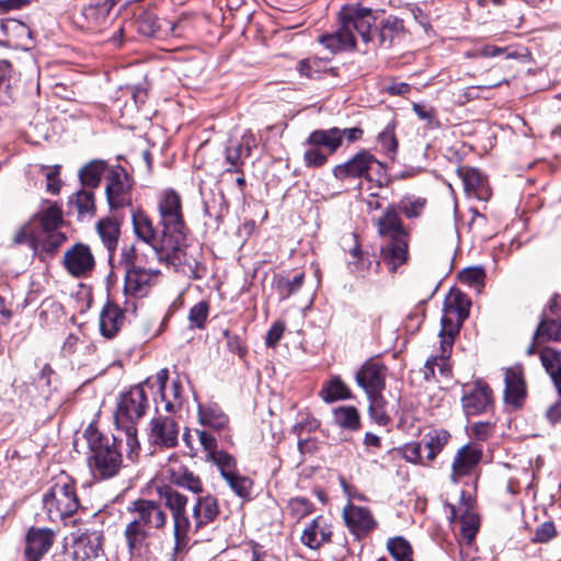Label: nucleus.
Wrapping results in <instances>:
<instances>
[{
  "label": "nucleus",
  "mask_w": 561,
  "mask_h": 561,
  "mask_svg": "<svg viewBox=\"0 0 561 561\" xmlns=\"http://www.w3.org/2000/svg\"><path fill=\"white\" fill-rule=\"evenodd\" d=\"M114 4V0H91L81 11L80 26L90 32L102 31L108 24Z\"/></svg>",
  "instance_id": "a211bd4d"
},
{
  "label": "nucleus",
  "mask_w": 561,
  "mask_h": 561,
  "mask_svg": "<svg viewBox=\"0 0 561 561\" xmlns=\"http://www.w3.org/2000/svg\"><path fill=\"white\" fill-rule=\"evenodd\" d=\"M288 510L293 518L300 520L312 512L313 505L306 497H295L288 502Z\"/></svg>",
  "instance_id": "6e6d98bb"
},
{
  "label": "nucleus",
  "mask_w": 561,
  "mask_h": 561,
  "mask_svg": "<svg viewBox=\"0 0 561 561\" xmlns=\"http://www.w3.org/2000/svg\"><path fill=\"white\" fill-rule=\"evenodd\" d=\"M483 449L477 443H468L460 447L451 463L450 481L459 483L465 477L473 474L482 460Z\"/></svg>",
  "instance_id": "2eb2a0df"
},
{
  "label": "nucleus",
  "mask_w": 561,
  "mask_h": 561,
  "mask_svg": "<svg viewBox=\"0 0 561 561\" xmlns=\"http://www.w3.org/2000/svg\"><path fill=\"white\" fill-rule=\"evenodd\" d=\"M197 416L202 425L209 426L216 431L226 428L229 423V417L217 403L198 404Z\"/></svg>",
  "instance_id": "f704fd0d"
},
{
  "label": "nucleus",
  "mask_w": 561,
  "mask_h": 561,
  "mask_svg": "<svg viewBox=\"0 0 561 561\" xmlns=\"http://www.w3.org/2000/svg\"><path fill=\"white\" fill-rule=\"evenodd\" d=\"M340 22L341 26L335 33L319 37V42L333 54L354 48L356 45L355 32L364 43H369L376 16L369 8L348 4L341 9Z\"/></svg>",
  "instance_id": "7ed1b4c3"
},
{
  "label": "nucleus",
  "mask_w": 561,
  "mask_h": 561,
  "mask_svg": "<svg viewBox=\"0 0 561 561\" xmlns=\"http://www.w3.org/2000/svg\"><path fill=\"white\" fill-rule=\"evenodd\" d=\"M121 264L125 270L124 304L126 310L135 312L137 307L133 299L142 298L149 294L157 283L160 271L145 267L142 257L136 252L134 245L123 250Z\"/></svg>",
  "instance_id": "423d86ee"
},
{
  "label": "nucleus",
  "mask_w": 561,
  "mask_h": 561,
  "mask_svg": "<svg viewBox=\"0 0 561 561\" xmlns=\"http://www.w3.org/2000/svg\"><path fill=\"white\" fill-rule=\"evenodd\" d=\"M306 145L323 148L331 156L337 151L341 145V133L339 127L329 129H316L306 139Z\"/></svg>",
  "instance_id": "7c9ffc66"
},
{
  "label": "nucleus",
  "mask_w": 561,
  "mask_h": 561,
  "mask_svg": "<svg viewBox=\"0 0 561 561\" xmlns=\"http://www.w3.org/2000/svg\"><path fill=\"white\" fill-rule=\"evenodd\" d=\"M133 180L127 171L116 165L106 174L105 194L111 209H118L131 205Z\"/></svg>",
  "instance_id": "f8f14e48"
},
{
  "label": "nucleus",
  "mask_w": 561,
  "mask_h": 561,
  "mask_svg": "<svg viewBox=\"0 0 561 561\" xmlns=\"http://www.w3.org/2000/svg\"><path fill=\"white\" fill-rule=\"evenodd\" d=\"M334 178L339 181L347 179H366L376 181L378 187L385 185V165L368 150H360L347 161L337 164L332 171Z\"/></svg>",
  "instance_id": "1a4fd4ad"
},
{
  "label": "nucleus",
  "mask_w": 561,
  "mask_h": 561,
  "mask_svg": "<svg viewBox=\"0 0 561 561\" xmlns=\"http://www.w3.org/2000/svg\"><path fill=\"white\" fill-rule=\"evenodd\" d=\"M378 234L388 240L381 248V254L390 272L408 261L410 234L403 226L394 204L386 207L383 214L376 220Z\"/></svg>",
  "instance_id": "39448f33"
},
{
  "label": "nucleus",
  "mask_w": 561,
  "mask_h": 561,
  "mask_svg": "<svg viewBox=\"0 0 561 561\" xmlns=\"http://www.w3.org/2000/svg\"><path fill=\"white\" fill-rule=\"evenodd\" d=\"M117 427L118 430L122 431V434L125 437L126 445L128 447L127 456L129 459H133L134 456L138 455V451L140 449L139 440L137 437V428L133 424Z\"/></svg>",
  "instance_id": "13d9d810"
},
{
  "label": "nucleus",
  "mask_w": 561,
  "mask_h": 561,
  "mask_svg": "<svg viewBox=\"0 0 561 561\" xmlns=\"http://www.w3.org/2000/svg\"><path fill=\"white\" fill-rule=\"evenodd\" d=\"M222 479L237 496L241 499H250L253 481L249 477L240 474L238 470H236Z\"/></svg>",
  "instance_id": "a18cd8bd"
},
{
  "label": "nucleus",
  "mask_w": 561,
  "mask_h": 561,
  "mask_svg": "<svg viewBox=\"0 0 561 561\" xmlns=\"http://www.w3.org/2000/svg\"><path fill=\"white\" fill-rule=\"evenodd\" d=\"M106 161L92 160L82 167L79 171V179L82 185L95 188L100 185L102 176L106 170Z\"/></svg>",
  "instance_id": "79ce46f5"
},
{
  "label": "nucleus",
  "mask_w": 561,
  "mask_h": 561,
  "mask_svg": "<svg viewBox=\"0 0 561 561\" xmlns=\"http://www.w3.org/2000/svg\"><path fill=\"white\" fill-rule=\"evenodd\" d=\"M449 438L450 434L446 430L434 428L424 434L420 443H422V449L426 450L425 460L427 465L442 453Z\"/></svg>",
  "instance_id": "473e14b6"
},
{
  "label": "nucleus",
  "mask_w": 561,
  "mask_h": 561,
  "mask_svg": "<svg viewBox=\"0 0 561 561\" xmlns=\"http://www.w3.org/2000/svg\"><path fill=\"white\" fill-rule=\"evenodd\" d=\"M285 332V323L283 321H275L265 336V344L267 347H275Z\"/></svg>",
  "instance_id": "0e129e2a"
},
{
  "label": "nucleus",
  "mask_w": 561,
  "mask_h": 561,
  "mask_svg": "<svg viewBox=\"0 0 561 561\" xmlns=\"http://www.w3.org/2000/svg\"><path fill=\"white\" fill-rule=\"evenodd\" d=\"M320 397L324 402L331 403L337 400L350 399L352 392L339 376H333L322 386Z\"/></svg>",
  "instance_id": "a19ab883"
},
{
  "label": "nucleus",
  "mask_w": 561,
  "mask_h": 561,
  "mask_svg": "<svg viewBox=\"0 0 561 561\" xmlns=\"http://www.w3.org/2000/svg\"><path fill=\"white\" fill-rule=\"evenodd\" d=\"M328 59L309 57L299 61L298 71L309 79H319L325 72Z\"/></svg>",
  "instance_id": "de8ad7c7"
},
{
  "label": "nucleus",
  "mask_w": 561,
  "mask_h": 561,
  "mask_svg": "<svg viewBox=\"0 0 561 561\" xmlns=\"http://www.w3.org/2000/svg\"><path fill=\"white\" fill-rule=\"evenodd\" d=\"M32 220L37 224L41 232L58 230L64 224L62 211L57 205L48 206L35 215Z\"/></svg>",
  "instance_id": "58836bf2"
},
{
  "label": "nucleus",
  "mask_w": 561,
  "mask_h": 561,
  "mask_svg": "<svg viewBox=\"0 0 561 561\" xmlns=\"http://www.w3.org/2000/svg\"><path fill=\"white\" fill-rule=\"evenodd\" d=\"M329 154L317 146H309L304 153V163L307 168H321L328 162Z\"/></svg>",
  "instance_id": "4d7b16f0"
},
{
  "label": "nucleus",
  "mask_w": 561,
  "mask_h": 561,
  "mask_svg": "<svg viewBox=\"0 0 561 561\" xmlns=\"http://www.w3.org/2000/svg\"><path fill=\"white\" fill-rule=\"evenodd\" d=\"M209 312V306L206 301H199L194 305L188 312L191 329H203L205 327Z\"/></svg>",
  "instance_id": "603ef678"
},
{
  "label": "nucleus",
  "mask_w": 561,
  "mask_h": 561,
  "mask_svg": "<svg viewBox=\"0 0 561 561\" xmlns=\"http://www.w3.org/2000/svg\"><path fill=\"white\" fill-rule=\"evenodd\" d=\"M381 147L388 152H396L398 142L394 136L393 128L387 126L378 136Z\"/></svg>",
  "instance_id": "774afa93"
},
{
  "label": "nucleus",
  "mask_w": 561,
  "mask_h": 561,
  "mask_svg": "<svg viewBox=\"0 0 561 561\" xmlns=\"http://www.w3.org/2000/svg\"><path fill=\"white\" fill-rule=\"evenodd\" d=\"M168 472L171 484L178 488L185 489L195 495H198L204 492V484L202 479L193 471H191L188 468H170Z\"/></svg>",
  "instance_id": "2f4dec72"
},
{
  "label": "nucleus",
  "mask_w": 561,
  "mask_h": 561,
  "mask_svg": "<svg viewBox=\"0 0 561 561\" xmlns=\"http://www.w3.org/2000/svg\"><path fill=\"white\" fill-rule=\"evenodd\" d=\"M470 306L471 301L467 295L459 289H453L445 299L444 316L442 318L447 317L450 319L453 324L457 325L458 332L461 322L469 316Z\"/></svg>",
  "instance_id": "bb28decb"
},
{
  "label": "nucleus",
  "mask_w": 561,
  "mask_h": 561,
  "mask_svg": "<svg viewBox=\"0 0 561 561\" xmlns=\"http://www.w3.org/2000/svg\"><path fill=\"white\" fill-rule=\"evenodd\" d=\"M158 227L141 208L131 210L133 231L137 240L148 244L160 262L184 263L190 229L185 222L182 198L173 188L160 193L157 202Z\"/></svg>",
  "instance_id": "f257e3e1"
},
{
  "label": "nucleus",
  "mask_w": 561,
  "mask_h": 561,
  "mask_svg": "<svg viewBox=\"0 0 561 561\" xmlns=\"http://www.w3.org/2000/svg\"><path fill=\"white\" fill-rule=\"evenodd\" d=\"M160 409L157 403V413ZM179 424L172 416L157 414L149 423L148 440L160 448H173L179 443Z\"/></svg>",
  "instance_id": "ddd939ff"
},
{
  "label": "nucleus",
  "mask_w": 561,
  "mask_h": 561,
  "mask_svg": "<svg viewBox=\"0 0 561 561\" xmlns=\"http://www.w3.org/2000/svg\"><path fill=\"white\" fill-rule=\"evenodd\" d=\"M55 541V533L49 528L31 527L25 538L26 561H39L48 552Z\"/></svg>",
  "instance_id": "5701e85b"
},
{
  "label": "nucleus",
  "mask_w": 561,
  "mask_h": 561,
  "mask_svg": "<svg viewBox=\"0 0 561 561\" xmlns=\"http://www.w3.org/2000/svg\"><path fill=\"white\" fill-rule=\"evenodd\" d=\"M136 24L138 32L145 36H151L160 28L157 18L150 12L140 13L137 16Z\"/></svg>",
  "instance_id": "bf43d9fd"
},
{
  "label": "nucleus",
  "mask_w": 561,
  "mask_h": 561,
  "mask_svg": "<svg viewBox=\"0 0 561 561\" xmlns=\"http://www.w3.org/2000/svg\"><path fill=\"white\" fill-rule=\"evenodd\" d=\"M505 389L504 400L506 404L520 408L526 398V382L524 378L523 367L515 365L505 370Z\"/></svg>",
  "instance_id": "b1692460"
},
{
  "label": "nucleus",
  "mask_w": 561,
  "mask_h": 561,
  "mask_svg": "<svg viewBox=\"0 0 561 561\" xmlns=\"http://www.w3.org/2000/svg\"><path fill=\"white\" fill-rule=\"evenodd\" d=\"M195 432L206 455L215 454L219 450L217 448V439L211 433L204 430H196Z\"/></svg>",
  "instance_id": "338daca9"
},
{
  "label": "nucleus",
  "mask_w": 561,
  "mask_h": 561,
  "mask_svg": "<svg viewBox=\"0 0 561 561\" xmlns=\"http://www.w3.org/2000/svg\"><path fill=\"white\" fill-rule=\"evenodd\" d=\"M333 421L342 430L355 432L360 428V416L353 405H341L333 410Z\"/></svg>",
  "instance_id": "ea45409f"
},
{
  "label": "nucleus",
  "mask_w": 561,
  "mask_h": 561,
  "mask_svg": "<svg viewBox=\"0 0 561 561\" xmlns=\"http://www.w3.org/2000/svg\"><path fill=\"white\" fill-rule=\"evenodd\" d=\"M457 174L468 196L480 201H488L491 197L488 180L478 169L462 165L457 169Z\"/></svg>",
  "instance_id": "393cba45"
},
{
  "label": "nucleus",
  "mask_w": 561,
  "mask_h": 561,
  "mask_svg": "<svg viewBox=\"0 0 561 561\" xmlns=\"http://www.w3.org/2000/svg\"><path fill=\"white\" fill-rule=\"evenodd\" d=\"M422 443L420 442H410L404 444L399 451L402 457L414 465H427L425 457L422 456Z\"/></svg>",
  "instance_id": "864d4df0"
},
{
  "label": "nucleus",
  "mask_w": 561,
  "mask_h": 561,
  "mask_svg": "<svg viewBox=\"0 0 561 561\" xmlns=\"http://www.w3.org/2000/svg\"><path fill=\"white\" fill-rule=\"evenodd\" d=\"M305 274L298 273L291 279L286 277H279L276 280V290L280 299H287L295 293H297L304 285Z\"/></svg>",
  "instance_id": "3c124183"
},
{
  "label": "nucleus",
  "mask_w": 561,
  "mask_h": 561,
  "mask_svg": "<svg viewBox=\"0 0 561 561\" xmlns=\"http://www.w3.org/2000/svg\"><path fill=\"white\" fill-rule=\"evenodd\" d=\"M471 437L478 442H485L493 436L494 425L490 422H476L470 427Z\"/></svg>",
  "instance_id": "e2e57ef3"
},
{
  "label": "nucleus",
  "mask_w": 561,
  "mask_h": 561,
  "mask_svg": "<svg viewBox=\"0 0 561 561\" xmlns=\"http://www.w3.org/2000/svg\"><path fill=\"white\" fill-rule=\"evenodd\" d=\"M387 548L396 561H413L412 547L403 537L390 538Z\"/></svg>",
  "instance_id": "8fccbe9b"
},
{
  "label": "nucleus",
  "mask_w": 561,
  "mask_h": 561,
  "mask_svg": "<svg viewBox=\"0 0 561 561\" xmlns=\"http://www.w3.org/2000/svg\"><path fill=\"white\" fill-rule=\"evenodd\" d=\"M90 456L88 463L92 474L100 479H110L116 476L122 467L121 453L122 437L105 435L90 425L85 432Z\"/></svg>",
  "instance_id": "20e7f679"
},
{
  "label": "nucleus",
  "mask_w": 561,
  "mask_h": 561,
  "mask_svg": "<svg viewBox=\"0 0 561 561\" xmlns=\"http://www.w3.org/2000/svg\"><path fill=\"white\" fill-rule=\"evenodd\" d=\"M427 205V199L422 196L416 195H405L403 196L396 208L398 213H402L405 218L414 219L422 216Z\"/></svg>",
  "instance_id": "c03bdc74"
},
{
  "label": "nucleus",
  "mask_w": 561,
  "mask_h": 561,
  "mask_svg": "<svg viewBox=\"0 0 561 561\" xmlns=\"http://www.w3.org/2000/svg\"><path fill=\"white\" fill-rule=\"evenodd\" d=\"M442 329L439 332L440 336V348L442 354L437 356L436 366L439 369V373L443 376H448L450 374V367L448 364V357L451 353V347L454 344V336L457 333V325L453 324V321L447 317L440 319Z\"/></svg>",
  "instance_id": "c85d7f7f"
},
{
  "label": "nucleus",
  "mask_w": 561,
  "mask_h": 561,
  "mask_svg": "<svg viewBox=\"0 0 561 561\" xmlns=\"http://www.w3.org/2000/svg\"><path fill=\"white\" fill-rule=\"evenodd\" d=\"M148 405V398L142 385L131 387L119 398L115 411L116 425H135L145 415Z\"/></svg>",
  "instance_id": "9b49d317"
},
{
  "label": "nucleus",
  "mask_w": 561,
  "mask_h": 561,
  "mask_svg": "<svg viewBox=\"0 0 561 561\" xmlns=\"http://www.w3.org/2000/svg\"><path fill=\"white\" fill-rule=\"evenodd\" d=\"M461 404L467 416L482 414L493 404L492 389L486 383L478 381L463 393Z\"/></svg>",
  "instance_id": "6ab92c4d"
},
{
  "label": "nucleus",
  "mask_w": 561,
  "mask_h": 561,
  "mask_svg": "<svg viewBox=\"0 0 561 561\" xmlns=\"http://www.w3.org/2000/svg\"><path fill=\"white\" fill-rule=\"evenodd\" d=\"M479 528V523L473 516L463 517L460 520V535L467 545H471Z\"/></svg>",
  "instance_id": "680f3d73"
},
{
  "label": "nucleus",
  "mask_w": 561,
  "mask_h": 561,
  "mask_svg": "<svg viewBox=\"0 0 561 561\" xmlns=\"http://www.w3.org/2000/svg\"><path fill=\"white\" fill-rule=\"evenodd\" d=\"M220 514L218 499L209 492L196 495L192 506V531L197 533L214 523Z\"/></svg>",
  "instance_id": "f3484780"
},
{
  "label": "nucleus",
  "mask_w": 561,
  "mask_h": 561,
  "mask_svg": "<svg viewBox=\"0 0 561 561\" xmlns=\"http://www.w3.org/2000/svg\"><path fill=\"white\" fill-rule=\"evenodd\" d=\"M255 145V138L250 131L239 139L230 138L225 149V159L230 164L227 172L242 173L243 159L251 156Z\"/></svg>",
  "instance_id": "aec40b11"
},
{
  "label": "nucleus",
  "mask_w": 561,
  "mask_h": 561,
  "mask_svg": "<svg viewBox=\"0 0 561 561\" xmlns=\"http://www.w3.org/2000/svg\"><path fill=\"white\" fill-rule=\"evenodd\" d=\"M347 267L355 276L366 277L378 273L380 262L374 252L364 251L356 243L348 252Z\"/></svg>",
  "instance_id": "a878e982"
},
{
  "label": "nucleus",
  "mask_w": 561,
  "mask_h": 561,
  "mask_svg": "<svg viewBox=\"0 0 561 561\" xmlns=\"http://www.w3.org/2000/svg\"><path fill=\"white\" fill-rule=\"evenodd\" d=\"M557 529L554 523L551 520L543 522L540 524L531 538L534 543H547L557 536Z\"/></svg>",
  "instance_id": "052dcab7"
},
{
  "label": "nucleus",
  "mask_w": 561,
  "mask_h": 561,
  "mask_svg": "<svg viewBox=\"0 0 561 561\" xmlns=\"http://www.w3.org/2000/svg\"><path fill=\"white\" fill-rule=\"evenodd\" d=\"M162 507L169 510L173 520L174 551L179 552L188 545L192 523L187 514L188 499L172 485L157 489Z\"/></svg>",
  "instance_id": "6e6552de"
},
{
  "label": "nucleus",
  "mask_w": 561,
  "mask_h": 561,
  "mask_svg": "<svg viewBox=\"0 0 561 561\" xmlns=\"http://www.w3.org/2000/svg\"><path fill=\"white\" fill-rule=\"evenodd\" d=\"M205 460L216 466L222 478L238 470L237 459L231 454L222 449H219L215 454L205 455Z\"/></svg>",
  "instance_id": "49530a36"
},
{
  "label": "nucleus",
  "mask_w": 561,
  "mask_h": 561,
  "mask_svg": "<svg viewBox=\"0 0 561 561\" xmlns=\"http://www.w3.org/2000/svg\"><path fill=\"white\" fill-rule=\"evenodd\" d=\"M126 308L123 310L115 302L107 301L100 314V331L107 339L114 337L125 321Z\"/></svg>",
  "instance_id": "cd10ccee"
},
{
  "label": "nucleus",
  "mask_w": 561,
  "mask_h": 561,
  "mask_svg": "<svg viewBox=\"0 0 561 561\" xmlns=\"http://www.w3.org/2000/svg\"><path fill=\"white\" fill-rule=\"evenodd\" d=\"M224 335L230 352L236 353L239 357H243L247 354V347L239 335L231 333L229 330H225Z\"/></svg>",
  "instance_id": "69168bd1"
},
{
  "label": "nucleus",
  "mask_w": 561,
  "mask_h": 561,
  "mask_svg": "<svg viewBox=\"0 0 561 561\" xmlns=\"http://www.w3.org/2000/svg\"><path fill=\"white\" fill-rule=\"evenodd\" d=\"M67 237L58 230L41 232L39 253H46L53 256L58 249L66 242Z\"/></svg>",
  "instance_id": "09e8293b"
},
{
  "label": "nucleus",
  "mask_w": 561,
  "mask_h": 561,
  "mask_svg": "<svg viewBox=\"0 0 561 561\" xmlns=\"http://www.w3.org/2000/svg\"><path fill=\"white\" fill-rule=\"evenodd\" d=\"M13 243L26 245L34 254L39 253L41 231L34 220L23 224L14 233Z\"/></svg>",
  "instance_id": "c9c22d12"
},
{
  "label": "nucleus",
  "mask_w": 561,
  "mask_h": 561,
  "mask_svg": "<svg viewBox=\"0 0 561 561\" xmlns=\"http://www.w3.org/2000/svg\"><path fill=\"white\" fill-rule=\"evenodd\" d=\"M343 518L350 531L357 538L366 536L377 527L369 508L348 504L343 510Z\"/></svg>",
  "instance_id": "412c9836"
},
{
  "label": "nucleus",
  "mask_w": 561,
  "mask_h": 561,
  "mask_svg": "<svg viewBox=\"0 0 561 561\" xmlns=\"http://www.w3.org/2000/svg\"><path fill=\"white\" fill-rule=\"evenodd\" d=\"M534 340L561 342V319L550 318L545 313L534 332Z\"/></svg>",
  "instance_id": "e433bc0d"
},
{
  "label": "nucleus",
  "mask_w": 561,
  "mask_h": 561,
  "mask_svg": "<svg viewBox=\"0 0 561 561\" xmlns=\"http://www.w3.org/2000/svg\"><path fill=\"white\" fill-rule=\"evenodd\" d=\"M127 512L131 515L124 529L128 561H158L162 541L150 530L163 531L168 525V514L162 504L138 499L128 504Z\"/></svg>",
  "instance_id": "f03ea898"
},
{
  "label": "nucleus",
  "mask_w": 561,
  "mask_h": 561,
  "mask_svg": "<svg viewBox=\"0 0 561 561\" xmlns=\"http://www.w3.org/2000/svg\"><path fill=\"white\" fill-rule=\"evenodd\" d=\"M332 531L327 520L318 516L305 528L301 535V542L311 548L318 549L322 543L330 541Z\"/></svg>",
  "instance_id": "c756f323"
},
{
  "label": "nucleus",
  "mask_w": 561,
  "mask_h": 561,
  "mask_svg": "<svg viewBox=\"0 0 561 561\" xmlns=\"http://www.w3.org/2000/svg\"><path fill=\"white\" fill-rule=\"evenodd\" d=\"M540 360L551 378L558 396H561V351L553 347H545L540 352Z\"/></svg>",
  "instance_id": "72a5a7b5"
},
{
  "label": "nucleus",
  "mask_w": 561,
  "mask_h": 561,
  "mask_svg": "<svg viewBox=\"0 0 561 561\" xmlns=\"http://www.w3.org/2000/svg\"><path fill=\"white\" fill-rule=\"evenodd\" d=\"M485 273L481 267H468L459 273V280L476 289L484 284Z\"/></svg>",
  "instance_id": "5fc2aeb1"
},
{
  "label": "nucleus",
  "mask_w": 561,
  "mask_h": 561,
  "mask_svg": "<svg viewBox=\"0 0 561 561\" xmlns=\"http://www.w3.org/2000/svg\"><path fill=\"white\" fill-rule=\"evenodd\" d=\"M387 367L377 358L367 359L355 375L356 383L366 392L371 416L381 421L377 410L382 400L381 392L386 387Z\"/></svg>",
  "instance_id": "9d476101"
},
{
  "label": "nucleus",
  "mask_w": 561,
  "mask_h": 561,
  "mask_svg": "<svg viewBox=\"0 0 561 561\" xmlns=\"http://www.w3.org/2000/svg\"><path fill=\"white\" fill-rule=\"evenodd\" d=\"M103 535L99 530H85L79 534L72 542V560L90 561L102 552Z\"/></svg>",
  "instance_id": "4be33fe9"
},
{
  "label": "nucleus",
  "mask_w": 561,
  "mask_h": 561,
  "mask_svg": "<svg viewBox=\"0 0 561 561\" xmlns=\"http://www.w3.org/2000/svg\"><path fill=\"white\" fill-rule=\"evenodd\" d=\"M102 243L110 253H113L118 244L121 234L119 222L113 218H103L96 225Z\"/></svg>",
  "instance_id": "4c0bfd02"
},
{
  "label": "nucleus",
  "mask_w": 561,
  "mask_h": 561,
  "mask_svg": "<svg viewBox=\"0 0 561 561\" xmlns=\"http://www.w3.org/2000/svg\"><path fill=\"white\" fill-rule=\"evenodd\" d=\"M69 204L75 206L80 220L91 218L95 214L94 193L91 190H80L70 199Z\"/></svg>",
  "instance_id": "37998d69"
},
{
  "label": "nucleus",
  "mask_w": 561,
  "mask_h": 561,
  "mask_svg": "<svg viewBox=\"0 0 561 561\" xmlns=\"http://www.w3.org/2000/svg\"><path fill=\"white\" fill-rule=\"evenodd\" d=\"M95 259L88 244L77 242L64 254L62 265L76 278L89 277L95 268Z\"/></svg>",
  "instance_id": "4468645a"
},
{
  "label": "nucleus",
  "mask_w": 561,
  "mask_h": 561,
  "mask_svg": "<svg viewBox=\"0 0 561 561\" xmlns=\"http://www.w3.org/2000/svg\"><path fill=\"white\" fill-rule=\"evenodd\" d=\"M168 379L169 370L162 368L156 374L154 383L160 394L162 409L168 413H175L181 410L184 403L183 386L179 379H174L168 387Z\"/></svg>",
  "instance_id": "dca6fc26"
},
{
  "label": "nucleus",
  "mask_w": 561,
  "mask_h": 561,
  "mask_svg": "<svg viewBox=\"0 0 561 561\" xmlns=\"http://www.w3.org/2000/svg\"><path fill=\"white\" fill-rule=\"evenodd\" d=\"M44 508L51 522H66L80 507L76 482L69 476H60L43 497Z\"/></svg>",
  "instance_id": "0eeeda50"
}]
</instances>
